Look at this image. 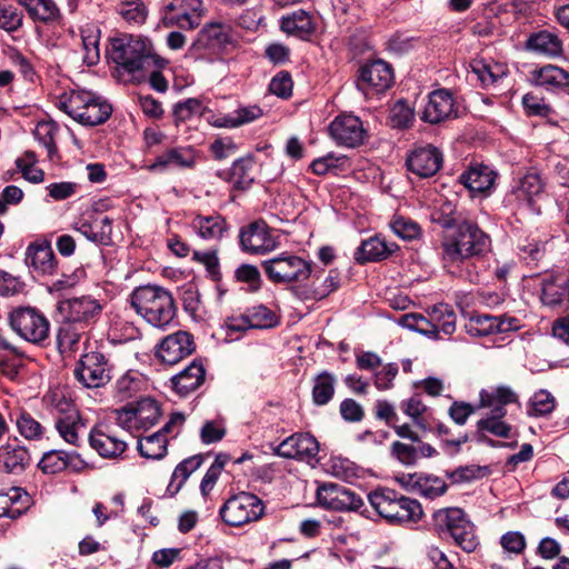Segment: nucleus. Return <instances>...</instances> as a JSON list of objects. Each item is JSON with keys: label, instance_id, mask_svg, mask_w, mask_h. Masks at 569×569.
Instances as JSON below:
<instances>
[{"label": "nucleus", "instance_id": "nucleus-1", "mask_svg": "<svg viewBox=\"0 0 569 569\" xmlns=\"http://www.w3.org/2000/svg\"><path fill=\"white\" fill-rule=\"evenodd\" d=\"M490 237L471 221L460 222L456 230L447 234L440 244V254L446 268L452 274L475 281L470 260L481 257L490 250Z\"/></svg>", "mask_w": 569, "mask_h": 569}, {"label": "nucleus", "instance_id": "nucleus-2", "mask_svg": "<svg viewBox=\"0 0 569 569\" xmlns=\"http://www.w3.org/2000/svg\"><path fill=\"white\" fill-rule=\"evenodd\" d=\"M156 53L151 42L142 37L116 38L108 51L109 61L116 64L123 81L141 82V70L154 66Z\"/></svg>", "mask_w": 569, "mask_h": 569}, {"label": "nucleus", "instance_id": "nucleus-3", "mask_svg": "<svg viewBox=\"0 0 569 569\" xmlns=\"http://www.w3.org/2000/svg\"><path fill=\"white\" fill-rule=\"evenodd\" d=\"M131 306L146 322L167 329L174 320L177 307L171 292L159 286H141L131 293Z\"/></svg>", "mask_w": 569, "mask_h": 569}, {"label": "nucleus", "instance_id": "nucleus-4", "mask_svg": "<svg viewBox=\"0 0 569 569\" xmlns=\"http://www.w3.org/2000/svg\"><path fill=\"white\" fill-rule=\"evenodd\" d=\"M58 107L74 121L88 127L106 122L112 113V107L104 99L88 90L63 93Z\"/></svg>", "mask_w": 569, "mask_h": 569}, {"label": "nucleus", "instance_id": "nucleus-5", "mask_svg": "<svg viewBox=\"0 0 569 569\" xmlns=\"http://www.w3.org/2000/svg\"><path fill=\"white\" fill-rule=\"evenodd\" d=\"M433 521L437 531L449 533L463 551L473 552L479 546V540L475 533L473 523L467 518L465 511L460 508L439 509L433 513Z\"/></svg>", "mask_w": 569, "mask_h": 569}, {"label": "nucleus", "instance_id": "nucleus-6", "mask_svg": "<svg viewBox=\"0 0 569 569\" xmlns=\"http://www.w3.org/2000/svg\"><path fill=\"white\" fill-rule=\"evenodd\" d=\"M261 267L273 283L302 282L312 272L311 262L289 251L262 261Z\"/></svg>", "mask_w": 569, "mask_h": 569}, {"label": "nucleus", "instance_id": "nucleus-7", "mask_svg": "<svg viewBox=\"0 0 569 569\" xmlns=\"http://www.w3.org/2000/svg\"><path fill=\"white\" fill-rule=\"evenodd\" d=\"M47 401L54 412V427L60 437L70 445L79 446L80 433L86 426L74 403L58 391L51 392Z\"/></svg>", "mask_w": 569, "mask_h": 569}, {"label": "nucleus", "instance_id": "nucleus-8", "mask_svg": "<svg viewBox=\"0 0 569 569\" xmlns=\"http://www.w3.org/2000/svg\"><path fill=\"white\" fill-rule=\"evenodd\" d=\"M263 513L262 500L256 495L244 491L230 497L220 508L221 519L232 527L257 521Z\"/></svg>", "mask_w": 569, "mask_h": 569}, {"label": "nucleus", "instance_id": "nucleus-9", "mask_svg": "<svg viewBox=\"0 0 569 569\" xmlns=\"http://www.w3.org/2000/svg\"><path fill=\"white\" fill-rule=\"evenodd\" d=\"M9 323L23 340L40 345L49 337L50 325L46 316L32 307L18 308L10 312Z\"/></svg>", "mask_w": 569, "mask_h": 569}, {"label": "nucleus", "instance_id": "nucleus-10", "mask_svg": "<svg viewBox=\"0 0 569 569\" xmlns=\"http://www.w3.org/2000/svg\"><path fill=\"white\" fill-rule=\"evenodd\" d=\"M112 373V365L100 351L84 353L74 368L76 379L86 388L106 386Z\"/></svg>", "mask_w": 569, "mask_h": 569}, {"label": "nucleus", "instance_id": "nucleus-11", "mask_svg": "<svg viewBox=\"0 0 569 569\" xmlns=\"http://www.w3.org/2000/svg\"><path fill=\"white\" fill-rule=\"evenodd\" d=\"M201 11V0H169L163 6L161 21L168 28L191 30L200 24Z\"/></svg>", "mask_w": 569, "mask_h": 569}, {"label": "nucleus", "instance_id": "nucleus-12", "mask_svg": "<svg viewBox=\"0 0 569 569\" xmlns=\"http://www.w3.org/2000/svg\"><path fill=\"white\" fill-rule=\"evenodd\" d=\"M540 300L553 310L569 308V270L546 273L540 283Z\"/></svg>", "mask_w": 569, "mask_h": 569}, {"label": "nucleus", "instance_id": "nucleus-13", "mask_svg": "<svg viewBox=\"0 0 569 569\" xmlns=\"http://www.w3.org/2000/svg\"><path fill=\"white\" fill-rule=\"evenodd\" d=\"M318 503L329 510L358 511L363 506L362 498L351 489L328 482L317 489Z\"/></svg>", "mask_w": 569, "mask_h": 569}, {"label": "nucleus", "instance_id": "nucleus-14", "mask_svg": "<svg viewBox=\"0 0 569 569\" xmlns=\"http://www.w3.org/2000/svg\"><path fill=\"white\" fill-rule=\"evenodd\" d=\"M335 142L347 148H357L365 143L368 134L359 117L351 113L337 116L329 126Z\"/></svg>", "mask_w": 569, "mask_h": 569}, {"label": "nucleus", "instance_id": "nucleus-15", "mask_svg": "<svg viewBox=\"0 0 569 569\" xmlns=\"http://www.w3.org/2000/svg\"><path fill=\"white\" fill-rule=\"evenodd\" d=\"M101 311V305L90 296L62 299L57 303V315L61 321L87 325Z\"/></svg>", "mask_w": 569, "mask_h": 569}, {"label": "nucleus", "instance_id": "nucleus-16", "mask_svg": "<svg viewBox=\"0 0 569 569\" xmlns=\"http://www.w3.org/2000/svg\"><path fill=\"white\" fill-rule=\"evenodd\" d=\"M239 242L242 251L250 254H266L273 251L279 244L269 226L262 220L242 228Z\"/></svg>", "mask_w": 569, "mask_h": 569}, {"label": "nucleus", "instance_id": "nucleus-17", "mask_svg": "<svg viewBox=\"0 0 569 569\" xmlns=\"http://www.w3.org/2000/svg\"><path fill=\"white\" fill-rule=\"evenodd\" d=\"M90 447L103 459H119L128 449V443L109 425L98 423L89 433Z\"/></svg>", "mask_w": 569, "mask_h": 569}, {"label": "nucleus", "instance_id": "nucleus-18", "mask_svg": "<svg viewBox=\"0 0 569 569\" xmlns=\"http://www.w3.org/2000/svg\"><path fill=\"white\" fill-rule=\"evenodd\" d=\"M276 453L287 459L317 463L319 461V442L310 433H293L279 443Z\"/></svg>", "mask_w": 569, "mask_h": 569}, {"label": "nucleus", "instance_id": "nucleus-19", "mask_svg": "<svg viewBox=\"0 0 569 569\" xmlns=\"http://www.w3.org/2000/svg\"><path fill=\"white\" fill-rule=\"evenodd\" d=\"M358 88L363 92H383L393 82L391 66L382 60H376L360 68Z\"/></svg>", "mask_w": 569, "mask_h": 569}, {"label": "nucleus", "instance_id": "nucleus-20", "mask_svg": "<svg viewBox=\"0 0 569 569\" xmlns=\"http://www.w3.org/2000/svg\"><path fill=\"white\" fill-rule=\"evenodd\" d=\"M196 349L192 336L187 331H177L163 338L157 348V357L163 363L176 365L190 356Z\"/></svg>", "mask_w": 569, "mask_h": 569}, {"label": "nucleus", "instance_id": "nucleus-21", "mask_svg": "<svg viewBox=\"0 0 569 569\" xmlns=\"http://www.w3.org/2000/svg\"><path fill=\"white\" fill-rule=\"evenodd\" d=\"M520 326V320L513 316H490L482 313L470 318L467 329L471 336L485 337L495 333L516 331Z\"/></svg>", "mask_w": 569, "mask_h": 569}, {"label": "nucleus", "instance_id": "nucleus-22", "mask_svg": "<svg viewBox=\"0 0 569 569\" xmlns=\"http://www.w3.org/2000/svg\"><path fill=\"white\" fill-rule=\"evenodd\" d=\"M526 51L547 59H557L563 56L565 47L558 31L541 29L531 32L523 44Z\"/></svg>", "mask_w": 569, "mask_h": 569}, {"label": "nucleus", "instance_id": "nucleus-23", "mask_svg": "<svg viewBox=\"0 0 569 569\" xmlns=\"http://www.w3.org/2000/svg\"><path fill=\"white\" fill-rule=\"evenodd\" d=\"M442 153L431 144L415 148L407 157L406 164L410 172L420 178L436 174L442 166Z\"/></svg>", "mask_w": 569, "mask_h": 569}, {"label": "nucleus", "instance_id": "nucleus-24", "mask_svg": "<svg viewBox=\"0 0 569 569\" xmlns=\"http://www.w3.org/2000/svg\"><path fill=\"white\" fill-rule=\"evenodd\" d=\"M456 116V102L452 93L447 89H438L429 94L421 119L436 124Z\"/></svg>", "mask_w": 569, "mask_h": 569}, {"label": "nucleus", "instance_id": "nucleus-25", "mask_svg": "<svg viewBox=\"0 0 569 569\" xmlns=\"http://www.w3.org/2000/svg\"><path fill=\"white\" fill-rule=\"evenodd\" d=\"M399 483L408 491L427 499L442 496L447 490L446 482L436 476L423 473H407L397 478Z\"/></svg>", "mask_w": 569, "mask_h": 569}, {"label": "nucleus", "instance_id": "nucleus-26", "mask_svg": "<svg viewBox=\"0 0 569 569\" xmlns=\"http://www.w3.org/2000/svg\"><path fill=\"white\" fill-rule=\"evenodd\" d=\"M26 264L39 274H52L57 269V261L47 240H36L26 249Z\"/></svg>", "mask_w": 569, "mask_h": 569}, {"label": "nucleus", "instance_id": "nucleus-27", "mask_svg": "<svg viewBox=\"0 0 569 569\" xmlns=\"http://www.w3.org/2000/svg\"><path fill=\"white\" fill-rule=\"evenodd\" d=\"M197 154L191 147H178L166 150L149 166L152 171H166L170 168L191 169L194 167Z\"/></svg>", "mask_w": 569, "mask_h": 569}, {"label": "nucleus", "instance_id": "nucleus-28", "mask_svg": "<svg viewBox=\"0 0 569 569\" xmlns=\"http://www.w3.org/2000/svg\"><path fill=\"white\" fill-rule=\"evenodd\" d=\"M31 456L17 439L0 446V470L19 475L30 465Z\"/></svg>", "mask_w": 569, "mask_h": 569}, {"label": "nucleus", "instance_id": "nucleus-29", "mask_svg": "<svg viewBox=\"0 0 569 569\" xmlns=\"http://www.w3.org/2000/svg\"><path fill=\"white\" fill-rule=\"evenodd\" d=\"M497 172L486 164L471 166L461 173L460 182L472 193L489 194L495 188Z\"/></svg>", "mask_w": 569, "mask_h": 569}, {"label": "nucleus", "instance_id": "nucleus-30", "mask_svg": "<svg viewBox=\"0 0 569 569\" xmlns=\"http://www.w3.org/2000/svg\"><path fill=\"white\" fill-rule=\"evenodd\" d=\"M263 114L262 109L257 106H239L232 112L209 118V123L216 128L233 129L253 122L261 118Z\"/></svg>", "mask_w": 569, "mask_h": 569}, {"label": "nucleus", "instance_id": "nucleus-31", "mask_svg": "<svg viewBox=\"0 0 569 569\" xmlns=\"http://www.w3.org/2000/svg\"><path fill=\"white\" fill-rule=\"evenodd\" d=\"M206 380V370L202 363L192 361L182 371L171 378L173 390L186 397L197 390Z\"/></svg>", "mask_w": 569, "mask_h": 569}, {"label": "nucleus", "instance_id": "nucleus-32", "mask_svg": "<svg viewBox=\"0 0 569 569\" xmlns=\"http://www.w3.org/2000/svg\"><path fill=\"white\" fill-rule=\"evenodd\" d=\"M280 28L287 34L300 40H309L316 30L312 17L303 10L282 17Z\"/></svg>", "mask_w": 569, "mask_h": 569}, {"label": "nucleus", "instance_id": "nucleus-33", "mask_svg": "<svg viewBox=\"0 0 569 569\" xmlns=\"http://www.w3.org/2000/svg\"><path fill=\"white\" fill-rule=\"evenodd\" d=\"M430 338L438 339L440 335L451 336L456 331L457 316L453 309L446 305L439 303L429 312Z\"/></svg>", "mask_w": 569, "mask_h": 569}, {"label": "nucleus", "instance_id": "nucleus-34", "mask_svg": "<svg viewBox=\"0 0 569 569\" xmlns=\"http://www.w3.org/2000/svg\"><path fill=\"white\" fill-rule=\"evenodd\" d=\"M191 226L204 240H220L228 231V223L221 214H198L192 219Z\"/></svg>", "mask_w": 569, "mask_h": 569}, {"label": "nucleus", "instance_id": "nucleus-35", "mask_svg": "<svg viewBox=\"0 0 569 569\" xmlns=\"http://www.w3.org/2000/svg\"><path fill=\"white\" fill-rule=\"evenodd\" d=\"M532 82L546 90H558L569 87V72L565 69L546 64L532 72Z\"/></svg>", "mask_w": 569, "mask_h": 569}, {"label": "nucleus", "instance_id": "nucleus-36", "mask_svg": "<svg viewBox=\"0 0 569 569\" xmlns=\"http://www.w3.org/2000/svg\"><path fill=\"white\" fill-rule=\"evenodd\" d=\"M386 520L390 523L417 522L423 515L421 505L411 498L398 495Z\"/></svg>", "mask_w": 569, "mask_h": 569}, {"label": "nucleus", "instance_id": "nucleus-37", "mask_svg": "<svg viewBox=\"0 0 569 569\" xmlns=\"http://www.w3.org/2000/svg\"><path fill=\"white\" fill-rule=\"evenodd\" d=\"M23 358L24 352L21 348L0 332V371L10 379L16 378Z\"/></svg>", "mask_w": 569, "mask_h": 569}, {"label": "nucleus", "instance_id": "nucleus-38", "mask_svg": "<svg viewBox=\"0 0 569 569\" xmlns=\"http://www.w3.org/2000/svg\"><path fill=\"white\" fill-rule=\"evenodd\" d=\"M199 42L211 50H220L232 42V30L227 23L210 22L200 31Z\"/></svg>", "mask_w": 569, "mask_h": 569}, {"label": "nucleus", "instance_id": "nucleus-39", "mask_svg": "<svg viewBox=\"0 0 569 569\" xmlns=\"http://www.w3.org/2000/svg\"><path fill=\"white\" fill-rule=\"evenodd\" d=\"M470 73L476 77L481 87L488 88L496 84L503 76H506L505 66L476 58L469 63Z\"/></svg>", "mask_w": 569, "mask_h": 569}, {"label": "nucleus", "instance_id": "nucleus-40", "mask_svg": "<svg viewBox=\"0 0 569 569\" xmlns=\"http://www.w3.org/2000/svg\"><path fill=\"white\" fill-rule=\"evenodd\" d=\"M204 456L198 453L183 459L177 465L167 488L170 496H174L180 491L188 478L202 466Z\"/></svg>", "mask_w": 569, "mask_h": 569}, {"label": "nucleus", "instance_id": "nucleus-41", "mask_svg": "<svg viewBox=\"0 0 569 569\" xmlns=\"http://www.w3.org/2000/svg\"><path fill=\"white\" fill-rule=\"evenodd\" d=\"M393 249L389 247L385 240L379 237H370L361 242L358 247L355 259L359 263L368 261H378L388 258Z\"/></svg>", "mask_w": 569, "mask_h": 569}, {"label": "nucleus", "instance_id": "nucleus-42", "mask_svg": "<svg viewBox=\"0 0 569 569\" xmlns=\"http://www.w3.org/2000/svg\"><path fill=\"white\" fill-rule=\"evenodd\" d=\"M112 221L108 217L83 221L77 230L88 240L98 244H108L111 240Z\"/></svg>", "mask_w": 569, "mask_h": 569}, {"label": "nucleus", "instance_id": "nucleus-43", "mask_svg": "<svg viewBox=\"0 0 569 569\" xmlns=\"http://www.w3.org/2000/svg\"><path fill=\"white\" fill-rule=\"evenodd\" d=\"M137 449L140 456L146 459L160 460L167 455L168 438L163 437L161 432H153L141 437L138 440Z\"/></svg>", "mask_w": 569, "mask_h": 569}, {"label": "nucleus", "instance_id": "nucleus-44", "mask_svg": "<svg viewBox=\"0 0 569 569\" xmlns=\"http://www.w3.org/2000/svg\"><path fill=\"white\" fill-rule=\"evenodd\" d=\"M81 39L83 44V62L89 66H96L100 60V30L93 24H87L81 29Z\"/></svg>", "mask_w": 569, "mask_h": 569}, {"label": "nucleus", "instance_id": "nucleus-45", "mask_svg": "<svg viewBox=\"0 0 569 569\" xmlns=\"http://www.w3.org/2000/svg\"><path fill=\"white\" fill-rule=\"evenodd\" d=\"M543 190L541 177L536 171H528L523 174L517 186L513 187V193L521 201L531 202L533 197L539 196Z\"/></svg>", "mask_w": 569, "mask_h": 569}, {"label": "nucleus", "instance_id": "nucleus-46", "mask_svg": "<svg viewBox=\"0 0 569 569\" xmlns=\"http://www.w3.org/2000/svg\"><path fill=\"white\" fill-rule=\"evenodd\" d=\"M253 160L251 157L240 158L232 163L230 181L236 189L247 190L254 181L252 173Z\"/></svg>", "mask_w": 569, "mask_h": 569}, {"label": "nucleus", "instance_id": "nucleus-47", "mask_svg": "<svg viewBox=\"0 0 569 569\" xmlns=\"http://www.w3.org/2000/svg\"><path fill=\"white\" fill-rule=\"evenodd\" d=\"M33 20L43 22L56 20L59 9L53 0H18Z\"/></svg>", "mask_w": 569, "mask_h": 569}, {"label": "nucleus", "instance_id": "nucleus-48", "mask_svg": "<svg viewBox=\"0 0 569 569\" xmlns=\"http://www.w3.org/2000/svg\"><path fill=\"white\" fill-rule=\"evenodd\" d=\"M117 12L126 22L133 26L143 24L149 13L142 0H123L118 3Z\"/></svg>", "mask_w": 569, "mask_h": 569}, {"label": "nucleus", "instance_id": "nucleus-49", "mask_svg": "<svg viewBox=\"0 0 569 569\" xmlns=\"http://www.w3.org/2000/svg\"><path fill=\"white\" fill-rule=\"evenodd\" d=\"M336 377L322 371L315 378L312 388V400L317 406L327 405L335 395Z\"/></svg>", "mask_w": 569, "mask_h": 569}, {"label": "nucleus", "instance_id": "nucleus-50", "mask_svg": "<svg viewBox=\"0 0 569 569\" xmlns=\"http://www.w3.org/2000/svg\"><path fill=\"white\" fill-rule=\"evenodd\" d=\"M136 413L140 430L153 427L161 416L159 405L150 398L141 399L136 403Z\"/></svg>", "mask_w": 569, "mask_h": 569}, {"label": "nucleus", "instance_id": "nucleus-51", "mask_svg": "<svg viewBox=\"0 0 569 569\" xmlns=\"http://www.w3.org/2000/svg\"><path fill=\"white\" fill-rule=\"evenodd\" d=\"M347 164V156L329 152L323 157L315 159L310 163V170L317 176H325L332 171H343Z\"/></svg>", "mask_w": 569, "mask_h": 569}, {"label": "nucleus", "instance_id": "nucleus-52", "mask_svg": "<svg viewBox=\"0 0 569 569\" xmlns=\"http://www.w3.org/2000/svg\"><path fill=\"white\" fill-rule=\"evenodd\" d=\"M398 492L389 488H379L368 495V500L379 516L387 519L392 510L393 502L398 497Z\"/></svg>", "mask_w": 569, "mask_h": 569}, {"label": "nucleus", "instance_id": "nucleus-53", "mask_svg": "<svg viewBox=\"0 0 569 569\" xmlns=\"http://www.w3.org/2000/svg\"><path fill=\"white\" fill-rule=\"evenodd\" d=\"M246 311L252 329H269L279 322L277 315L263 305L253 306Z\"/></svg>", "mask_w": 569, "mask_h": 569}, {"label": "nucleus", "instance_id": "nucleus-54", "mask_svg": "<svg viewBox=\"0 0 569 569\" xmlns=\"http://www.w3.org/2000/svg\"><path fill=\"white\" fill-rule=\"evenodd\" d=\"M556 408V398L546 389L536 391L529 401V416L541 417L551 413Z\"/></svg>", "mask_w": 569, "mask_h": 569}, {"label": "nucleus", "instance_id": "nucleus-55", "mask_svg": "<svg viewBox=\"0 0 569 569\" xmlns=\"http://www.w3.org/2000/svg\"><path fill=\"white\" fill-rule=\"evenodd\" d=\"M142 375L138 371L129 370L123 373L116 382V390L121 399L131 398L142 386Z\"/></svg>", "mask_w": 569, "mask_h": 569}, {"label": "nucleus", "instance_id": "nucleus-56", "mask_svg": "<svg viewBox=\"0 0 569 569\" xmlns=\"http://www.w3.org/2000/svg\"><path fill=\"white\" fill-rule=\"evenodd\" d=\"M18 431L29 440H38L44 433V428L30 413L20 411L16 419Z\"/></svg>", "mask_w": 569, "mask_h": 569}, {"label": "nucleus", "instance_id": "nucleus-57", "mask_svg": "<svg viewBox=\"0 0 569 569\" xmlns=\"http://www.w3.org/2000/svg\"><path fill=\"white\" fill-rule=\"evenodd\" d=\"M390 228L396 236L408 241L417 239L421 234L420 226L403 216H395L390 221Z\"/></svg>", "mask_w": 569, "mask_h": 569}, {"label": "nucleus", "instance_id": "nucleus-58", "mask_svg": "<svg viewBox=\"0 0 569 569\" xmlns=\"http://www.w3.org/2000/svg\"><path fill=\"white\" fill-rule=\"evenodd\" d=\"M517 401V395L508 387H499L495 391L482 390L480 392V406L490 407L495 403L508 405Z\"/></svg>", "mask_w": 569, "mask_h": 569}, {"label": "nucleus", "instance_id": "nucleus-59", "mask_svg": "<svg viewBox=\"0 0 569 569\" xmlns=\"http://www.w3.org/2000/svg\"><path fill=\"white\" fill-rule=\"evenodd\" d=\"M166 62L167 61L164 59L156 54L154 66L150 67L149 70H141V81L149 78L151 88L158 92H164L168 89V82L160 72V69L166 64Z\"/></svg>", "mask_w": 569, "mask_h": 569}, {"label": "nucleus", "instance_id": "nucleus-60", "mask_svg": "<svg viewBox=\"0 0 569 569\" xmlns=\"http://www.w3.org/2000/svg\"><path fill=\"white\" fill-rule=\"evenodd\" d=\"M58 333L57 341L58 346L63 351H71L78 345L81 333L76 329L73 322L61 321Z\"/></svg>", "mask_w": 569, "mask_h": 569}, {"label": "nucleus", "instance_id": "nucleus-61", "mask_svg": "<svg viewBox=\"0 0 569 569\" xmlns=\"http://www.w3.org/2000/svg\"><path fill=\"white\" fill-rule=\"evenodd\" d=\"M64 450H50L43 453L39 461V468L49 475H56L67 469L64 461Z\"/></svg>", "mask_w": 569, "mask_h": 569}, {"label": "nucleus", "instance_id": "nucleus-62", "mask_svg": "<svg viewBox=\"0 0 569 569\" xmlns=\"http://www.w3.org/2000/svg\"><path fill=\"white\" fill-rule=\"evenodd\" d=\"M331 471L337 478L351 482L359 477V467L351 460L336 457L331 460Z\"/></svg>", "mask_w": 569, "mask_h": 569}, {"label": "nucleus", "instance_id": "nucleus-63", "mask_svg": "<svg viewBox=\"0 0 569 569\" xmlns=\"http://www.w3.org/2000/svg\"><path fill=\"white\" fill-rule=\"evenodd\" d=\"M227 433L226 426L222 420H208L200 429V439L203 445L219 442Z\"/></svg>", "mask_w": 569, "mask_h": 569}, {"label": "nucleus", "instance_id": "nucleus-64", "mask_svg": "<svg viewBox=\"0 0 569 569\" xmlns=\"http://www.w3.org/2000/svg\"><path fill=\"white\" fill-rule=\"evenodd\" d=\"M234 277L238 281L249 286L251 291H258L261 287V274L253 264L243 263L236 269Z\"/></svg>", "mask_w": 569, "mask_h": 569}]
</instances>
